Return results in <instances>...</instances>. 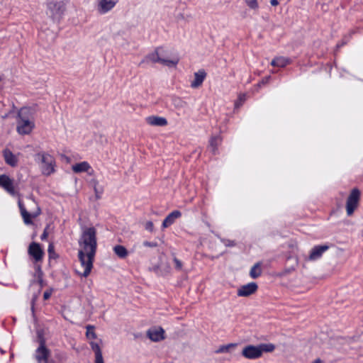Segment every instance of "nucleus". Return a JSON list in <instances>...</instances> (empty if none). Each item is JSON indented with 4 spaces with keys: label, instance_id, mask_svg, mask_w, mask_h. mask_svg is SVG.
Masks as SVG:
<instances>
[{
    "label": "nucleus",
    "instance_id": "29",
    "mask_svg": "<svg viewBox=\"0 0 363 363\" xmlns=\"http://www.w3.org/2000/svg\"><path fill=\"white\" fill-rule=\"evenodd\" d=\"M235 345L230 343L228 345H221L216 351L217 353L228 352L230 347H233Z\"/></svg>",
    "mask_w": 363,
    "mask_h": 363
},
{
    "label": "nucleus",
    "instance_id": "14",
    "mask_svg": "<svg viewBox=\"0 0 363 363\" xmlns=\"http://www.w3.org/2000/svg\"><path fill=\"white\" fill-rule=\"evenodd\" d=\"M182 216V213L178 210L172 211L163 220L162 226L164 228L172 225L175 220Z\"/></svg>",
    "mask_w": 363,
    "mask_h": 363
},
{
    "label": "nucleus",
    "instance_id": "30",
    "mask_svg": "<svg viewBox=\"0 0 363 363\" xmlns=\"http://www.w3.org/2000/svg\"><path fill=\"white\" fill-rule=\"evenodd\" d=\"M245 101V94L240 95L238 96V99L235 101V104H234L235 108H239L240 106H242V104H244Z\"/></svg>",
    "mask_w": 363,
    "mask_h": 363
},
{
    "label": "nucleus",
    "instance_id": "2",
    "mask_svg": "<svg viewBox=\"0 0 363 363\" xmlns=\"http://www.w3.org/2000/svg\"><path fill=\"white\" fill-rule=\"evenodd\" d=\"M34 126L32 110L28 107L21 108L18 113L17 132L20 135H28L31 133Z\"/></svg>",
    "mask_w": 363,
    "mask_h": 363
},
{
    "label": "nucleus",
    "instance_id": "37",
    "mask_svg": "<svg viewBox=\"0 0 363 363\" xmlns=\"http://www.w3.org/2000/svg\"><path fill=\"white\" fill-rule=\"evenodd\" d=\"M145 228L151 232L153 229V223L151 221H147L145 224Z\"/></svg>",
    "mask_w": 363,
    "mask_h": 363
},
{
    "label": "nucleus",
    "instance_id": "22",
    "mask_svg": "<svg viewBox=\"0 0 363 363\" xmlns=\"http://www.w3.org/2000/svg\"><path fill=\"white\" fill-rule=\"evenodd\" d=\"M115 254L120 258H125L128 255L126 248L123 245H116L113 247Z\"/></svg>",
    "mask_w": 363,
    "mask_h": 363
},
{
    "label": "nucleus",
    "instance_id": "19",
    "mask_svg": "<svg viewBox=\"0 0 363 363\" xmlns=\"http://www.w3.org/2000/svg\"><path fill=\"white\" fill-rule=\"evenodd\" d=\"M72 169L75 173L89 172L91 169V167L87 162H82L74 164Z\"/></svg>",
    "mask_w": 363,
    "mask_h": 363
},
{
    "label": "nucleus",
    "instance_id": "34",
    "mask_svg": "<svg viewBox=\"0 0 363 363\" xmlns=\"http://www.w3.org/2000/svg\"><path fill=\"white\" fill-rule=\"evenodd\" d=\"M95 363H104L102 353L95 354Z\"/></svg>",
    "mask_w": 363,
    "mask_h": 363
},
{
    "label": "nucleus",
    "instance_id": "24",
    "mask_svg": "<svg viewBox=\"0 0 363 363\" xmlns=\"http://www.w3.org/2000/svg\"><path fill=\"white\" fill-rule=\"evenodd\" d=\"M147 337L153 342L159 341V330L156 328H151L147 332Z\"/></svg>",
    "mask_w": 363,
    "mask_h": 363
},
{
    "label": "nucleus",
    "instance_id": "11",
    "mask_svg": "<svg viewBox=\"0 0 363 363\" xmlns=\"http://www.w3.org/2000/svg\"><path fill=\"white\" fill-rule=\"evenodd\" d=\"M258 286L255 282H250L242 285L238 290V296L246 297L252 295L257 290Z\"/></svg>",
    "mask_w": 363,
    "mask_h": 363
},
{
    "label": "nucleus",
    "instance_id": "12",
    "mask_svg": "<svg viewBox=\"0 0 363 363\" xmlns=\"http://www.w3.org/2000/svg\"><path fill=\"white\" fill-rule=\"evenodd\" d=\"M328 249L329 245H315L311 250L310 255L308 256V260L315 261L320 259L323 254Z\"/></svg>",
    "mask_w": 363,
    "mask_h": 363
},
{
    "label": "nucleus",
    "instance_id": "8",
    "mask_svg": "<svg viewBox=\"0 0 363 363\" xmlns=\"http://www.w3.org/2000/svg\"><path fill=\"white\" fill-rule=\"evenodd\" d=\"M242 354L247 359H255L259 358L261 355V350L259 346L247 345L244 347L242 352Z\"/></svg>",
    "mask_w": 363,
    "mask_h": 363
},
{
    "label": "nucleus",
    "instance_id": "41",
    "mask_svg": "<svg viewBox=\"0 0 363 363\" xmlns=\"http://www.w3.org/2000/svg\"><path fill=\"white\" fill-rule=\"evenodd\" d=\"M167 123L166 118L160 117V126L165 125Z\"/></svg>",
    "mask_w": 363,
    "mask_h": 363
},
{
    "label": "nucleus",
    "instance_id": "33",
    "mask_svg": "<svg viewBox=\"0 0 363 363\" xmlns=\"http://www.w3.org/2000/svg\"><path fill=\"white\" fill-rule=\"evenodd\" d=\"M174 262L175 264V268L177 270H181L182 268V263L177 257H174Z\"/></svg>",
    "mask_w": 363,
    "mask_h": 363
},
{
    "label": "nucleus",
    "instance_id": "50",
    "mask_svg": "<svg viewBox=\"0 0 363 363\" xmlns=\"http://www.w3.org/2000/svg\"><path fill=\"white\" fill-rule=\"evenodd\" d=\"M340 77H345L344 74L342 72H340Z\"/></svg>",
    "mask_w": 363,
    "mask_h": 363
},
{
    "label": "nucleus",
    "instance_id": "9",
    "mask_svg": "<svg viewBox=\"0 0 363 363\" xmlns=\"http://www.w3.org/2000/svg\"><path fill=\"white\" fill-rule=\"evenodd\" d=\"M28 252L29 255L31 256L35 262L42 260L44 255V252L40 244L34 242L30 244Z\"/></svg>",
    "mask_w": 363,
    "mask_h": 363
},
{
    "label": "nucleus",
    "instance_id": "49",
    "mask_svg": "<svg viewBox=\"0 0 363 363\" xmlns=\"http://www.w3.org/2000/svg\"><path fill=\"white\" fill-rule=\"evenodd\" d=\"M355 32H356L355 30H352L350 32V35H352V34L354 33Z\"/></svg>",
    "mask_w": 363,
    "mask_h": 363
},
{
    "label": "nucleus",
    "instance_id": "20",
    "mask_svg": "<svg viewBox=\"0 0 363 363\" xmlns=\"http://www.w3.org/2000/svg\"><path fill=\"white\" fill-rule=\"evenodd\" d=\"M221 143V138L219 135L212 136L209 140V147L213 155L218 152V147Z\"/></svg>",
    "mask_w": 363,
    "mask_h": 363
},
{
    "label": "nucleus",
    "instance_id": "35",
    "mask_svg": "<svg viewBox=\"0 0 363 363\" xmlns=\"http://www.w3.org/2000/svg\"><path fill=\"white\" fill-rule=\"evenodd\" d=\"M143 245L145 247H155L157 246V243L156 242L145 241L143 242Z\"/></svg>",
    "mask_w": 363,
    "mask_h": 363
},
{
    "label": "nucleus",
    "instance_id": "45",
    "mask_svg": "<svg viewBox=\"0 0 363 363\" xmlns=\"http://www.w3.org/2000/svg\"><path fill=\"white\" fill-rule=\"evenodd\" d=\"M48 37H49L50 39H54L55 37V34L54 33H48L47 34Z\"/></svg>",
    "mask_w": 363,
    "mask_h": 363
},
{
    "label": "nucleus",
    "instance_id": "4",
    "mask_svg": "<svg viewBox=\"0 0 363 363\" xmlns=\"http://www.w3.org/2000/svg\"><path fill=\"white\" fill-rule=\"evenodd\" d=\"M0 186L12 196H19L18 184L6 174L0 175Z\"/></svg>",
    "mask_w": 363,
    "mask_h": 363
},
{
    "label": "nucleus",
    "instance_id": "38",
    "mask_svg": "<svg viewBox=\"0 0 363 363\" xmlns=\"http://www.w3.org/2000/svg\"><path fill=\"white\" fill-rule=\"evenodd\" d=\"M95 183V186H94V191H95V194H96V196L97 199H99L101 197V195L103 192L102 189H100L99 190L97 188H96V182H94Z\"/></svg>",
    "mask_w": 363,
    "mask_h": 363
},
{
    "label": "nucleus",
    "instance_id": "42",
    "mask_svg": "<svg viewBox=\"0 0 363 363\" xmlns=\"http://www.w3.org/2000/svg\"><path fill=\"white\" fill-rule=\"evenodd\" d=\"M164 330L162 328L160 327V340H164Z\"/></svg>",
    "mask_w": 363,
    "mask_h": 363
},
{
    "label": "nucleus",
    "instance_id": "39",
    "mask_svg": "<svg viewBox=\"0 0 363 363\" xmlns=\"http://www.w3.org/2000/svg\"><path fill=\"white\" fill-rule=\"evenodd\" d=\"M52 289H49V290H47L44 292L43 294V298L45 300H48L50 298V297L52 295Z\"/></svg>",
    "mask_w": 363,
    "mask_h": 363
},
{
    "label": "nucleus",
    "instance_id": "44",
    "mask_svg": "<svg viewBox=\"0 0 363 363\" xmlns=\"http://www.w3.org/2000/svg\"><path fill=\"white\" fill-rule=\"evenodd\" d=\"M48 237V233L46 230H44L43 233L41 235V240H45Z\"/></svg>",
    "mask_w": 363,
    "mask_h": 363
},
{
    "label": "nucleus",
    "instance_id": "3",
    "mask_svg": "<svg viewBox=\"0 0 363 363\" xmlns=\"http://www.w3.org/2000/svg\"><path fill=\"white\" fill-rule=\"evenodd\" d=\"M35 160L38 162L43 174L48 176L55 172V162L54 157L45 152L35 155Z\"/></svg>",
    "mask_w": 363,
    "mask_h": 363
},
{
    "label": "nucleus",
    "instance_id": "27",
    "mask_svg": "<svg viewBox=\"0 0 363 363\" xmlns=\"http://www.w3.org/2000/svg\"><path fill=\"white\" fill-rule=\"evenodd\" d=\"M217 237L225 247H234L236 245V242L235 240L223 238L219 235H218Z\"/></svg>",
    "mask_w": 363,
    "mask_h": 363
},
{
    "label": "nucleus",
    "instance_id": "7",
    "mask_svg": "<svg viewBox=\"0 0 363 363\" xmlns=\"http://www.w3.org/2000/svg\"><path fill=\"white\" fill-rule=\"evenodd\" d=\"M360 194V191L357 188L352 189L346 202V211L348 216H351L357 207Z\"/></svg>",
    "mask_w": 363,
    "mask_h": 363
},
{
    "label": "nucleus",
    "instance_id": "48",
    "mask_svg": "<svg viewBox=\"0 0 363 363\" xmlns=\"http://www.w3.org/2000/svg\"><path fill=\"white\" fill-rule=\"evenodd\" d=\"M52 245H50V246H49V247H48V251H49V252H51V251H52Z\"/></svg>",
    "mask_w": 363,
    "mask_h": 363
},
{
    "label": "nucleus",
    "instance_id": "51",
    "mask_svg": "<svg viewBox=\"0 0 363 363\" xmlns=\"http://www.w3.org/2000/svg\"><path fill=\"white\" fill-rule=\"evenodd\" d=\"M0 352L3 354L4 352L1 349H0Z\"/></svg>",
    "mask_w": 363,
    "mask_h": 363
},
{
    "label": "nucleus",
    "instance_id": "25",
    "mask_svg": "<svg viewBox=\"0 0 363 363\" xmlns=\"http://www.w3.org/2000/svg\"><path fill=\"white\" fill-rule=\"evenodd\" d=\"M259 350H261V355L264 352H271L274 350L275 345L272 343L268 344H259L258 345Z\"/></svg>",
    "mask_w": 363,
    "mask_h": 363
},
{
    "label": "nucleus",
    "instance_id": "47",
    "mask_svg": "<svg viewBox=\"0 0 363 363\" xmlns=\"http://www.w3.org/2000/svg\"><path fill=\"white\" fill-rule=\"evenodd\" d=\"M267 80H268V78H267L266 80L263 79L261 83L262 84H264V83H266L267 82Z\"/></svg>",
    "mask_w": 363,
    "mask_h": 363
},
{
    "label": "nucleus",
    "instance_id": "15",
    "mask_svg": "<svg viewBox=\"0 0 363 363\" xmlns=\"http://www.w3.org/2000/svg\"><path fill=\"white\" fill-rule=\"evenodd\" d=\"M3 156L6 163L11 167H16L18 164V157L10 150L5 149L3 151Z\"/></svg>",
    "mask_w": 363,
    "mask_h": 363
},
{
    "label": "nucleus",
    "instance_id": "6",
    "mask_svg": "<svg viewBox=\"0 0 363 363\" xmlns=\"http://www.w3.org/2000/svg\"><path fill=\"white\" fill-rule=\"evenodd\" d=\"M48 6L52 21H60L65 9V4L62 1H52L48 3Z\"/></svg>",
    "mask_w": 363,
    "mask_h": 363
},
{
    "label": "nucleus",
    "instance_id": "21",
    "mask_svg": "<svg viewBox=\"0 0 363 363\" xmlns=\"http://www.w3.org/2000/svg\"><path fill=\"white\" fill-rule=\"evenodd\" d=\"M262 274L261 264L257 262L250 269V275L252 279H257Z\"/></svg>",
    "mask_w": 363,
    "mask_h": 363
},
{
    "label": "nucleus",
    "instance_id": "18",
    "mask_svg": "<svg viewBox=\"0 0 363 363\" xmlns=\"http://www.w3.org/2000/svg\"><path fill=\"white\" fill-rule=\"evenodd\" d=\"M179 61V58L177 55H173L170 59L160 57V64L169 67L176 68Z\"/></svg>",
    "mask_w": 363,
    "mask_h": 363
},
{
    "label": "nucleus",
    "instance_id": "17",
    "mask_svg": "<svg viewBox=\"0 0 363 363\" xmlns=\"http://www.w3.org/2000/svg\"><path fill=\"white\" fill-rule=\"evenodd\" d=\"M118 2V0H100L99 9L101 12H107L111 10Z\"/></svg>",
    "mask_w": 363,
    "mask_h": 363
},
{
    "label": "nucleus",
    "instance_id": "32",
    "mask_svg": "<svg viewBox=\"0 0 363 363\" xmlns=\"http://www.w3.org/2000/svg\"><path fill=\"white\" fill-rule=\"evenodd\" d=\"M245 1L251 9H257L259 6L257 0H245Z\"/></svg>",
    "mask_w": 363,
    "mask_h": 363
},
{
    "label": "nucleus",
    "instance_id": "40",
    "mask_svg": "<svg viewBox=\"0 0 363 363\" xmlns=\"http://www.w3.org/2000/svg\"><path fill=\"white\" fill-rule=\"evenodd\" d=\"M43 26H42V27L40 28V35H43V31L46 30H48V28L47 27V26H48V24L45 23V24H43Z\"/></svg>",
    "mask_w": 363,
    "mask_h": 363
},
{
    "label": "nucleus",
    "instance_id": "16",
    "mask_svg": "<svg viewBox=\"0 0 363 363\" xmlns=\"http://www.w3.org/2000/svg\"><path fill=\"white\" fill-rule=\"evenodd\" d=\"M292 60L289 57L279 56L274 57L272 62L271 65L278 67H285L286 65L291 64Z\"/></svg>",
    "mask_w": 363,
    "mask_h": 363
},
{
    "label": "nucleus",
    "instance_id": "43",
    "mask_svg": "<svg viewBox=\"0 0 363 363\" xmlns=\"http://www.w3.org/2000/svg\"><path fill=\"white\" fill-rule=\"evenodd\" d=\"M270 4L273 6H276L279 4V0H270Z\"/></svg>",
    "mask_w": 363,
    "mask_h": 363
},
{
    "label": "nucleus",
    "instance_id": "46",
    "mask_svg": "<svg viewBox=\"0 0 363 363\" xmlns=\"http://www.w3.org/2000/svg\"><path fill=\"white\" fill-rule=\"evenodd\" d=\"M312 363H321V360L320 359H316Z\"/></svg>",
    "mask_w": 363,
    "mask_h": 363
},
{
    "label": "nucleus",
    "instance_id": "28",
    "mask_svg": "<svg viewBox=\"0 0 363 363\" xmlns=\"http://www.w3.org/2000/svg\"><path fill=\"white\" fill-rule=\"evenodd\" d=\"M146 122L151 125H159L158 116H148L145 118Z\"/></svg>",
    "mask_w": 363,
    "mask_h": 363
},
{
    "label": "nucleus",
    "instance_id": "26",
    "mask_svg": "<svg viewBox=\"0 0 363 363\" xmlns=\"http://www.w3.org/2000/svg\"><path fill=\"white\" fill-rule=\"evenodd\" d=\"M86 336L88 339H96V334L94 332V327L93 325H87L86 327Z\"/></svg>",
    "mask_w": 363,
    "mask_h": 363
},
{
    "label": "nucleus",
    "instance_id": "23",
    "mask_svg": "<svg viewBox=\"0 0 363 363\" xmlns=\"http://www.w3.org/2000/svg\"><path fill=\"white\" fill-rule=\"evenodd\" d=\"M159 62V53L157 52V50H155V51L147 55L145 59L143 61V62H147V63H156Z\"/></svg>",
    "mask_w": 363,
    "mask_h": 363
},
{
    "label": "nucleus",
    "instance_id": "13",
    "mask_svg": "<svg viewBox=\"0 0 363 363\" xmlns=\"http://www.w3.org/2000/svg\"><path fill=\"white\" fill-rule=\"evenodd\" d=\"M206 75L207 74L203 69H201L195 72L194 79L191 82V87L194 89L199 87L203 84Z\"/></svg>",
    "mask_w": 363,
    "mask_h": 363
},
{
    "label": "nucleus",
    "instance_id": "36",
    "mask_svg": "<svg viewBox=\"0 0 363 363\" xmlns=\"http://www.w3.org/2000/svg\"><path fill=\"white\" fill-rule=\"evenodd\" d=\"M348 40H349V38L347 36H345L340 43L337 44V45H336L337 49H339L340 48L342 47L344 45H345L348 42Z\"/></svg>",
    "mask_w": 363,
    "mask_h": 363
},
{
    "label": "nucleus",
    "instance_id": "1",
    "mask_svg": "<svg viewBox=\"0 0 363 363\" xmlns=\"http://www.w3.org/2000/svg\"><path fill=\"white\" fill-rule=\"evenodd\" d=\"M78 258L83 268L82 277L89 275L97 248L96 229L94 226H82L78 241Z\"/></svg>",
    "mask_w": 363,
    "mask_h": 363
},
{
    "label": "nucleus",
    "instance_id": "5",
    "mask_svg": "<svg viewBox=\"0 0 363 363\" xmlns=\"http://www.w3.org/2000/svg\"><path fill=\"white\" fill-rule=\"evenodd\" d=\"M39 346L35 352V358L38 363H48L50 354V350L45 346L44 337L38 333Z\"/></svg>",
    "mask_w": 363,
    "mask_h": 363
},
{
    "label": "nucleus",
    "instance_id": "31",
    "mask_svg": "<svg viewBox=\"0 0 363 363\" xmlns=\"http://www.w3.org/2000/svg\"><path fill=\"white\" fill-rule=\"evenodd\" d=\"M90 345L95 354L102 353L100 345L98 342H91Z\"/></svg>",
    "mask_w": 363,
    "mask_h": 363
},
{
    "label": "nucleus",
    "instance_id": "10",
    "mask_svg": "<svg viewBox=\"0 0 363 363\" xmlns=\"http://www.w3.org/2000/svg\"><path fill=\"white\" fill-rule=\"evenodd\" d=\"M18 203L24 223L27 225L32 224L31 218L38 216L40 213V209L38 208L37 211L31 214L27 211L21 199H18Z\"/></svg>",
    "mask_w": 363,
    "mask_h": 363
}]
</instances>
